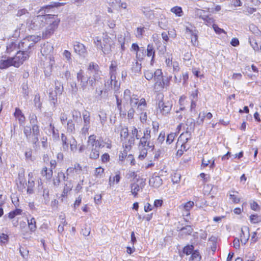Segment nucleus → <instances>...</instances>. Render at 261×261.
Wrapping results in <instances>:
<instances>
[{"label":"nucleus","instance_id":"nucleus-1","mask_svg":"<svg viewBox=\"0 0 261 261\" xmlns=\"http://www.w3.org/2000/svg\"><path fill=\"white\" fill-rule=\"evenodd\" d=\"M53 8L51 5L41 7L37 12L36 15L29 17L26 21V27L29 30L40 31L44 28V22L46 13L49 9Z\"/></svg>","mask_w":261,"mask_h":261},{"label":"nucleus","instance_id":"nucleus-2","mask_svg":"<svg viewBox=\"0 0 261 261\" xmlns=\"http://www.w3.org/2000/svg\"><path fill=\"white\" fill-rule=\"evenodd\" d=\"M29 58L28 53L25 51H17L13 57L2 56L0 57V69H7L10 66L19 67Z\"/></svg>","mask_w":261,"mask_h":261},{"label":"nucleus","instance_id":"nucleus-3","mask_svg":"<svg viewBox=\"0 0 261 261\" xmlns=\"http://www.w3.org/2000/svg\"><path fill=\"white\" fill-rule=\"evenodd\" d=\"M151 130L149 127H146L143 131V136L140 138L138 147L139 151L138 159L143 160L147 154L149 149L151 150L154 148L153 142L150 141Z\"/></svg>","mask_w":261,"mask_h":261},{"label":"nucleus","instance_id":"nucleus-4","mask_svg":"<svg viewBox=\"0 0 261 261\" xmlns=\"http://www.w3.org/2000/svg\"><path fill=\"white\" fill-rule=\"evenodd\" d=\"M60 21L57 15L46 13L44 22L45 29L42 32L43 38L47 39L52 36L58 29Z\"/></svg>","mask_w":261,"mask_h":261},{"label":"nucleus","instance_id":"nucleus-5","mask_svg":"<svg viewBox=\"0 0 261 261\" xmlns=\"http://www.w3.org/2000/svg\"><path fill=\"white\" fill-rule=\"evenodd\" d=\"M115 37L111 38L108 34H103L102 39L96 37L93 39V42L97 49L101 50L103 54L108 55L115 48Z\"/></svg>","mask_w":261,"mask_h":261},{"label":"nucleus","instance_id":"nucleus-6","mask_svg":"<svg viewBox=\"0 0 261 261\" xmlns=\"http://www.w3.org/2000/svg\"><path fill=\"white\" fill-rule=\"evenodd\" d=\"M40 40V37L35 35H31L24 38L18 44L19 49L23 50L18 51H25L28 53L30 56V50L33 47L34 44Z\"/></svg>","mask_w":261,"mask_h":261},{"label":"nucleus","instance_id":"nucleus-7","mask_svg":"<svg viewBox=\"0 0 261 261\" xmlns=\"http://www.w3.org/2000/svg\"><path fill=\"white\" fill-rule=\"evenodd\" d=\"M158 108L160 109V112L163 115H166L170 113L172 107V101L164 99V95L162 93H159L157 95Z\"/></svg>","mask_w":261,"mask_h":261},{"label":"nucleus","instance_id":"nucleus-8","mask_svg":"<svg viewBox=\"0 0 261 261\" xmlns=\"http://www.w3.org/2000/svg\"><path fill=\"white\" fill-rule=\"evenodd\" d=\"M117 68V64L116 61H113L110 66V75L111 80V88L115 91V93H117L119 88L120 83L116 80V71Z\"/></svg>","mask_w":261,"mask_h":261},{"label":"nucleus","instance_id":"nucleus-9","mask_svg":"<svg viewBox=\"0 0 261 261\" xmlns=\"http://www.w3.org/2000/svg\"><path fill=\"white\" fill-rule=\"evenodd\" d=\"M82 171V167L80 164L76 163L73 165V167H69L66 172V175L63 172L58 173L59 176H62L64 180L67 181L68 179V176L74 177L75 175L80 174Z\"/></svg>","mask_w":261,"mask_h":261},{"label":"nucleus","instance_id":"nucleus-10","mask_svg":"<svg viewBox=\"0 0 261 261\" xmlns=\"http://www.w3.org/2000/svg\"><path fill=\"white\" fill-rule=\"evenodd\" d=\"M145 185V181L142 179H133L129 185L130 192L134 197H137L138 193L142 190Z\"/></svg>","mask_w":261,"mask_h":261},{"label":"nucleus","instance_id":"nucleus-11","mask_svg":"<svg viewBox=\"0 0 261 261\" xmlns=\"http://www.w3.org/2000/svg\"><path fill=\"white\" fill-rule=\"evenodd\" d=\"M83 124L81 133L82 135H86L91 126V117L89 111H85L82 113Z\"/></svg>","mask_w":261,"mask_h":261},{"label":"nucleus","instance_id":"nucleus-12","mask_svg":"<svg viewBox=\"0 0 261 261\" xmlns=\"http://www.w3.org/2000/svg\"><path fill=\"white\" fill-rule=\"evenodd\" d=\"M146 105L145 98H142L139 100L136 95L133 94L130 99V107L135 108L137 106L138 111L144 110L146 108Z\"/></svg>","mask_w":261,"mask_h":261},{"label":"nucleus","instance_id":"nucleus-13","mask_svg":"<svg viewBox=\"0 0 261 261\" xmlns=\"http://www.w3.org/2000/svg\"><path fill=\"white\" fill-rule=\"evenodd\" d=\"M131 134L133 136L130 137L127 141H125L123 143V146L125 148L126 150H129L132 146L134 144L135 138L137 139H140L141 138L138 129L135 127L132 128Z\"/></svg>","mask_w":261,"mask_h":261},{"label":"nucleus","instance_id":"nucleus-14","mask_svg":"<svg viewBox=\"0 0 261 261\" xmlns=\"http://www.w3.org/2000/svg\"><path fill=\"white\" fill-rule=\"evenodd\" d=\"M76 79L82 90H85L88 84V74L86 76L84 71L81 69L76 74Z\"/></svg>","mask_w":261,"mask_h":261},{"label":"nucleus","instance_id":"nucleus-15","mask_svg":"<svg viewBox=\"0 0 261 261\" xmlns=\"http://www.w3.org/2000/svg\"><path fill=\"white\" fill-rule=\"evenodd\" d=\"M96 137L94 135H90L88 140V145L91 147L98 146V147H103L105 146V143L102 139L99 138L96 139Z\"/></svg>","mask_w":261,"mask_h":261},{"label":"nucleus","instance_id":"nucleus-16","mask_svg":"<svg viewBox=\"0 0 261 261\" xmlns=\"http://www.w3.org/2000/svg\"><path fill=\"white\" fill-rule=\"evenodd\" d=\"M88 74L89 83L92 87L95 86L98 83L101 82L102 79L101 72L93 73Z\"/></svg>","mask_w":261,"mask_h":261},{"label":"nucleus","instance_id":"nucleus-17","mask_svg":"<svg viewBox=\"0 0 261 261\" xmlns=\"http://www.w3.org/2000/svg\"><path fill=\"white\" fill-rule=\"evenodd\" d=\"M41 53L43 56L47 57L48 56L54 54V47L49 43H44L41 49Z\"/></svg>","mask_w":261,"mask_h":261},{"label":"nucleus","instance_id":"nucleus-18","mask_svg":"<svg viewBox=\"0 0 261 261\" xmlns=\"http://www.w3.org/2000/svg\"><path fill=\"white\" fill-rule=\"evenodd\" d=\"M240 240L242 244H245L250 236L249 228L247 226H243L241 229Z\"/></svg>","mask_w":261,"mask_h":261},{"label":"nucleus","instance_id":"nucleus-19","mask_svg":"<svg viewBox=\"0 0 261 261\" xmlns=\"http://www.w3.org/2000/svg\"><path fill=\"white\" fill-rule=\"evenodd\" d=\"M74 49L75 52L80 56L85 57L87 55V50L85 45L79 42L74 43Z\"/></svg>","mask_w":261,"mask_h":261},{"label":"nucleus","instance_id":"nucleus-20","mask_svg":"<svg viewBox=\"0 0 261 261\" xmlns=\"http://www.w3.org/2000/svg\"><path fill=\"white\" fill-rule=\"evenodd\" d=\"M186 33L188 34L191 36V43L194 46H197L198 43V35L197 31L195 30L191 29L187 27L186 29Z\"/></svg>","mask_w":261,"mask_h":261},{"label":"nucleus","instance_id":"nucleus-21","mask_svg":"<svg viewBox=\"0 0 261 261\" xmlns=\"http://www.w3.org/2000/svg\"><path fill=\"white\" fill-rule=\"evenodd\" d=\"M191 134L188 132L182 133L179 137L177 144L181 145L182 146L184 144L186 143L189 140L191 139Z\"/></svg>","mask_w":261,"mask_h":261},{"label":"nucleus","instance_id":"nucleus-22","mask_svg":"<svg viewBox=\"0 0 261 261\" xmlns=\"http://www.w3.org/2000/svg\"><path fill=\"white\" fill-rule=\"evenodd\" d=\"M32 126V139L31 142L36 144L39 141V136L40 135V130L38 125H34Z\"/></svg>","mask_w":261,"mask_h":261},{"label":"nucleus","instance_id":"nucleus-23","mask_svg":"<svg viewBox=\"0 0 261 261\" xmlns=\"http://www.w3.org/2000/svg\"><path fill=\"white\" fill-rule=\"evenodd\" d=\"M163 184L162 178L159 176H153L149 179V185L154 188H158L160 187Z\"/></svg>","mask_w":261,"mask_h":261},{"label":"nucleus","instance_id":"nucleus-24","mask_svg":"<svg viewBox=\"0 0 261 261\" xmlns=\"http://www.w3.org/2000/svg\"><path fill=\"white\" fill-rule=\"evenodd\" d=\"M18 46H17V44L14 42H10L7 44L6 47V53L11 54L13 52L18 51Z\"/></svg>","mask_w":261,"mask_h":261},{"label":"nucleus","instance_id":"nucleus-25","mask_svg":"<svg viewBox=\"0 0 261 261\" xmlns=\"http://www.w3.org/2000/svg\"><path fill=\"white\" fill-rule=\"evenodd\" d=\"M147 56L148 57H151V65H152L154 62L155 56V50L152 44H149L147 46Z\"/></svg>","mask_w":261,"mask_h":261},{"label":"nucleus","instance_id":"nucleus-26","mask_svg":"<svg viewBox=\"0 0 261 261\" xmlns=\"http://www.w3.org/2000/svg\"><path fill=\"white\" fill-rule=\"evenodd\" d=\"M14 116L18 119L20 124H22L25 121V118L21 111L19 108H16L14 113Z\"/></svg>","mask_w":261,"mask_h":261},{"label":"nucleus","instance_id":"nucleus-27","mask_svg":"<svg viewBox=\"0 0 261 261\" xmlns=\"http://www.w3.org/2000/svg\"><path fill=\"white\" fill-rule=\"evenodd\" d=\"M97 72H101L99 70L98 65L93 62L90 63L88 67L87 73L90 74Z\"/></svg>","mask_w":261,"mask_h":261},{"label":"nucleus","instance_id":"nucleus-28","mask_svg":"<svg viewBox=\"0 0 261 261\" xmlns=\"http://www.w3.org/2000/svg\"><path fill=\"white\" fill-rule=\"evenodd\" d=\"M91 152L89 158L91 159H97L99 156V148L98 146L91 147Z\"/></svg>","mask_w":261,"mask_h":261},{"label":"nucleus","instance_id":"nucleus-29","mask_svg":"<svg viewBox=\"0 0 261 261\" xmlns=\"http://www.w3.org/2000/svg\"><path fill=\"white\" fill-rule=\"evenodd\" d=\"M61 137L63 149L64 150H67L69 146L70 138H67L64 134H62Z\"/></svg>","mask_w":261,"mask_h":261},{"label":"nucleus","instance_id":"nucleus-30","mask_svg":"<svg viewBox=\"0 0 261 261\" xmlns=\"http://www.w3.org/2000/svg\"><path fill=\"white\" fill-rule=\"evenodd\" d=\"M194 205V203L193 201H189L181 206L185 211L186 216L190 215L189 211L193 208Z\"/></svg>","mask_w":261,"mask_h":261},{"label":"nucleus","instance_id":"nucleus-31","mask_svg":"<svg viewBox=\"0 0 261 261\" xmlns=\"http://www.w3.org/2000/svg\"><path fill=\"white\" fill-rule=\"evenodd\" d=\"M41 174L43 176H45L47 179H50L53 176V170L52 169H48L47 167H45L43 168Z\"/></svg>","mask_w":261,"mask_h":261},{"label":"nucleus","instance_id":"nucleus-32","mask_svg":"<svg viewBox=\"0 0 261 261\" xmlns=\"http://www.w3.org/2000/svg\"><path fill=\"white\" fill-rule=\"evenodd\" d=\"M69 148L70 151L73 153L75 152L77 150V142L73 137H71L70 138Z\"/></svg>","mask_w":261,"mask_h":261},{"label":"nucleus","instance_id":"nucleus-33","mask_svg":"<svg viewBox=\"0 0 261 261\" xmlns=\"http://www.w3.org/2000/svg\"><path fill=\"white\" fill-rule=\"evenodd\" d=\"M208 165H210V167L211 169H213L214 168L215 165V161L214 160H208L206 159L205 158H203L202 161V165L201 166L203 168L207 166Z\"/></svg>","mask_w":261,"mask_h":261},{"label":"nucleus","instance_id":"nucleus-34","mask_svg":"<svg viewBox=\"0 0 261 261\" xmlns=\"http://www.w3.org/2000/svg\"><path fill=\"white\" fill-rule=\"evenodd\" d=\"M28 224L30 230L31 232H34L36 229V222L34 218L31 219H28Z\"/></svg>","mask_w":261,"mask_h":261},{"label":"nucleus","instance_id":"nucleus-35","mask_svg":"<svg viewBox=\"0 0 261 261\" xmlns=\"http://www.w3.org/2000/svg\"><path fill=\"white\" fill-rule=\"evenodd\" d=\"M67 130L70 133H74L75 130V124L72 119L68 120L67 123Z\"/></svg>","mask_w":261,"mask_h":261},{"label":"nucleus","instance_id":"nucleus-36","mask_svg":"<svg viewBox=\"0 0 261 261\" xmlns=\"http://www.w3.org/2000/svg\"><path fill=\"white\" fill-rule=\"evenodd\" d=\"M23 133L29 141L31 142L32 139V129L30 126H25L24 127Z\"/></svg>","mask_w":261,"mask_h":261},{"label":"nucleus","instance_id":"nucleus-37","mask_svg":"<svg viewBox=\"0 0 261 261\" xmlns=\"http://www.w3.org/2000/svg\"><path fill=\"white\" fill-rule=\"evenodd\" d=\"M216 238L215 237H211L208 240L209 243L211 244V250L215 252L217 249Z\"/></svg>","mask_w":261,"mask_h":261},{"label":"nucleus","instance_id":"nucleus-38","mask_svg":"<svg viewBox=\"0 0 261 261\" xmlns=\"http://www.w3.org/2000/svg\"><path fill=\"white\" fill-rule=\"evenodd\" d=\"M128 136V130L127 128H123L121 130L120 137L123 143L125 141H127V138Z\"/></svg>","mask_w":261,"mask_h":261},{"label":"nucleus","instance_id":"nucleus-39","mask_svg":"<svg viewBox=\"0 0 261 261\" xmlns=\"http://www.w3.org/2000/svg\"><path fill=\"white\" fill-rule=\"evenodd\" d=\"M237 192L233 191L232 193L229 194V199L235 203H238L240 201V198L238 196Z\"/></svg>","mask_w":261,"mask_h":261},{"label":"nucleus","instance_id":"nucleus-40","mask_svg":"<svg viewBox=\"0 0 261 261\" xmlns=\"http://www.w3.org/2000/svg\"><path fill=\"white\" fill-rule=\"evenodd\" d=\"M98 116L100 119V123L103 126L105 124V122L107 121V114L104 111L101 110L99 112Z\"/></svg>","mask_w":261,"mask_h":261},{"label":"nucleus","instance_id":"nucleus-41","mask_svg":"<svg viewBox=\"0 0 261 261\" xmlns=\"http://www.w3.org/2000/svg\"><path fill=\"white\" fill-rule=\"evenodd\" d=\"M120 175L116 174L115 176H114L113 178L112 177H110L109 178V185L110 186H113L115 184H118L120 180Z\"/></svg>","mask_w":261,"mask_h":261},{"label":"nucleus","instance_id":"nucleus-42","mask_svg":"<svg viewBox=\"0 0 261 261\" xmlns=\"http://www.w3.org/2000/svg\"><path fill=\"white\" fill-rule=\"evenodd\" d=\"M71 190V188H70L69 187H68L67 185H66L64 186L63 192L61 196V200L62 202H63L64 201V199L67 198V194L69 191H70Z\"/></svg>","mask_w":261,"mask_h":261},{"label":"nucleus","instance_id":"nucleus-43","mask_svg":"<svg viewBox=\"0 0 261 261\" xmlns=\"http://www.w3.org/2000/svg\"><path fill=\"white\" fill-rule=\"evenodd\" d=\"M104 169L101 167L96 168L94 171V176L97 178H101L104 174Z\"/></svg>","mask_w":261,"mask_h":261},{"label":"nucleus","instance_id":"nucleus-44","mask_svg":"<svg viewBox=\"0 0 261 261\" xmlns=\"http://www.w3.org/2000/svg\"><path fill=\"white\" fill-rule=\"evenodd\" d=\"M250 222L253 224L258 223L261 222V216L258 215H251L250 216Z\"/></svg>","mask_w":261,"mask_h":261},{"label":"nucleus","instance_id":"nucleus-45","mask_svg":"<svg viewBox=\"0 0 261 261\" xmlns=\"http://www.w3.org/2000/svg\"><path fill=\"white\" fill-rule=\"evenodd\" d=\"M171 12L174 13L177 16H181L182 15V9L178 6H175L171 8Z\"/></svg>","mask_w":261,"mask_h":261},{"label":"nucleus","instance_id":"nucleus-46","mask_svg":"<svg viewBox=\"0 0 261 261\" xmlns=\"http://www.w3.org/2000/svg\"><path fill=\"white\" fill-rule=\"evenodd\" d=\"M72 117L73 121H76L78 119H80L81 117V112L77 110H73L71 112Z\"/></svg>","mask_w":261,"mask_h":261},{"label":"nucleus","instance_id":"nucleus-47","mask_svg":"<svg viewBox=\"0 0 261 261\" xmlns=\"http://www.w3.org/2000/svg\"><path fill=\"white\" fill-rule=\"evenodd\" d=\"M22 210L21 209L16 208L13 211H11L8 214V217L10 219H13L17 215L21 214Z\"/></svg>","mask_w":261,"mask_h":261},{"label":"nucleus","instance_id":"nucleus-48","mask_svg":"<svg viewBox=\"0 0 261 261\" xmlns=\"http://www.w3.org/2000/svg\"><path fill=\"white\" fill-rule=\"evenodd\" d=\"M131 48H132V50L136 51L137 52L136 53L137 58L139 60H142L143 59L142 56H141L140 55V54L138 53L139 50V47L137 43H133V44L132 45Z\"/></svg>","mask_w":261,"mask_h":261},{"label":"nucleus","instance_id":"nucleus-49","mask_svg":"<svg viewBox=\"0 0 261 261\" xmlns=\"http://www.w3.org/2000/svg\"><path fill=\"white\" fill-rule=\"evenodd\" d=\"M29 120L30 123L32 125V126L34 125H38L37 118L35 114H30L29 116Z\"/></svg>","mask_w":261,"mask_h":261},{"label":"nucleus","instance_id":"nucleus-50","mask_svg":"<svg viewBox=\"0 0 261 261\" xmlns=\"http://www.w3.org/2000/svg\"><path fill=\"white\" fill-rule=\"evenodd\" d=\"M176 135H177V134L175 133H171L169 134L167 136V139H166V143L168 144H171L173 142Z\"/></svg>","mask_w":261,"mask_h":261},{"label":"nucleus","instance_id":"nucleus-51","mask_svg":"<svg viewBox=\"0 0 261 261\" xmlns=\"http://www.w3.org/2000/svg\"><path fill=\"white\" fill-rule=\"evenodd\" d=\"M193 228L191 226H186L185 227H183L181 229V231L182 233V234H191V233L193 232Z\"/></svg>","mask_w":261,"mask_h":261},{"label":"nucleus","instance_id":"nucleus-52","mask_svg":"<svg viewBox=\"0 0 261 261\" xmlns=\"http://www.w3.org/2000/svg\"><path fill=\"white\" fill-rule=\"evenodd\" d=\"M145 109L144 110H142V111L140 114V121L142 123H145L147 119V113L146 111H144Z\"/></svg>","mask_w":261,"mask_h":261},{"label":"nucleus","instance_id":"nucleus-53","mask_svg":"<svg viewBox=\"0 0 261 261\" xmlns=\"http://www.w3.org/2000/svg\"><path fill=\"white\" fill-rule=\"evenodd\" d=\"M49 129L50 130L51 133L53 134V137L55 139L58 138L59 137V134L57 130H55L54 126L50 123L49 124Z\"/></svg>","mask_w":261,"mask_h":261},{"label":"nucleus","instance_id":"nucleus-54","mask_svg":"<svg viewBox=\"0 0 261 261\" xmlns=\"http://www.w3.org/2000/svg\"><path fill=\"white\" fill-rule=\"evenodd\" d=\"M191 260L192 261H200L201 256L198 251H195L191 256Z\"/></svg>","mask_w":261,"mask_h":261},{"label":"nucleus","instance_id":"nucleus-55","mask_svg":"<svg viewBox=\"0 0 261 261\" xmlns=\"http://www.w3.org/2000/svg\"><path fill=\"white\" fill-rule=\"evenodd\" d=\"M153 76L154 80H160L162 79V71L161 69H157L155 72H153Z\"/></svg>","mask_w":261,"mask_h":261},{"label":"nucleus","instance_id":"nucleus-56","mask_svg":"<svg viewBox=\"0 0 261 261\" xmlns=\"http://www.w3.org/2000/svg\"><path fill=\"white\" fill-rule=\"evenodd\" d=\"M145 28H138L137 29L136 33V36L138 38H141L142 37L143 33L145 32Z\"/></svg>","mask_w":261,"mask_h":261},{"label":"nucleus","instance_id":"nucleus-57","mask_svg":"<svg viewBox=\"0 0 261 261\" xmlns=\"http://www.w3.org/2000/svg\"><path fill=\"white\" fill-rule=\"evenodd\" d=\"M194 249L193 245H187L184 247L183 249V252L187 255H189L192 253Z\"/></svg>","mask_w":261,"mask_h":261},{"label":"nucleus","instance_id":"nucleus-58","mask_svg":"<svg viewBox=\"0 0 261 261\" xmlns=\"http://www.w3.org/2000/svg\"><path fill=\"white\" fill-rule=\"evenodd\" d=\"M143 13L149 19H152L154 18V14L152 10H146L143 11Z\"/></svg>","mask_w":261,"mask_h":261},{"label":"nucleus","instance_id":"nucleus-59","mask_svg":"<svg viewBox=\"0 0 261 261\" xmlns=\"http://www.w3.org/2000/svg\"><path fill=\"white\" fill-rule=\"evenodd\" d=\"M202 19L204 21V23L207 25H213V24H214V19L208 16L203 17Z\"/></svg>","mask_w":261,"mask_h":261},{"label":"nucleus","instance_id":"nucleus-60","mask_svg":"<svg viewBox=\"0 0 261 261\" xmlns=\"http://www.w3.org/2000/svg\"><path fill=\"white\" fill-rule=\"evenodd\" d=\"M144 76L146 80L149 81L153 77V72L150 70H146L144 72Z\"/></svg>","mask_w":261,"mask_h":261},{"label":"nucleus","instance_id":"nucleus-61","mask_svg":"<svg viewBox=\"0 0 261 261\" xmlns=\"http://www.w3.org/2000/svg\"><path fill=\"white\" fill-rule=\"evenodd\" d=\"M256 10V8L248 7L245 9L244 12L247 15H250L255 12Z\"/></svg>","mask_w":261,"mask_h":261},{"label":"nucleus","instance_id":"nucleus-62","mask_svg":"<svg viewBox=\"0 0 261 261\" xmlns=\"http://www.w3.org/2000/svg\"><path fill=\"white\" fill-rule=\"evenodd\" d=\"M213 28L215 32L218 34H221V33L226 34V32L224 30L219 28L216 24H213Z\"/></svg>","mask_w":261,"mask_h":261},{"label":"nucleus","instance_id":"nucleus-63","mask_svg":"<svg viewBox=\"0 0 261 261\" xmlns=\"http://www.w3.org/2000/svg\"><path fill=\"white\" fill-rule=\"evenodd\" d=\"M63 90V87L62 85L59 84V86L56 85L55 87V93L58 95H61Z\"/></svg>","mask_w":261,"mask_h":261},{"label":"nucleus","instance_id":"nucleus-64","mask_svg":"<svg viewBox=\"0 0 261 261\" xmlns=\"http://www.w3.org/2000/svg\"><path fill=\"white\" fill-rule=\"evenodd\" d=\"M165 134L164 132H161L159 136L157 139V143L161 144L165 140Z\"/></svg>","mask_w":261,"mask_h":261}]
</instances>
